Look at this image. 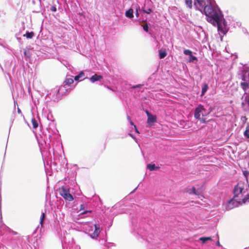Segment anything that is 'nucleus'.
Here are the masks:
<instances>
[{"label":"nucleus","mask_w":249,"mask_h":249,"mask_svg":"<svg viewBox=\"0 0 249 249\" xmlns=\"http://www.w3.org/2000/svg\"><path fill=\"white\" fill-rule=\"evenodd\" d=\"M51 10L53 12H55L56 11V8L54 6H52L51 7Z\"/></svg>","instance_id":"2f4dec72"},{"label":"nucleus","mask_w":249,"mask_h":249,"mask_svg":"<svg viewBox=\"0 0 249 249\" xmlns=\"http://www.w3.org/2000/svg\"><path fill=\"white\" fill-rule=\"evenodd\" d=\"M206 110L204 108V107L199 105L195 110L194 113V117L196 119L198 120L201 119V117H203L205 116L204 112H205Z\"/></svg>","instance_id":"39448f33"},{"label":"nucleus","mask_w":249,"mask_h":249,"mask_svg":"<svg viewBox=\"0 0 249 249\" xmlns=\"http://www.w3.org/2000/svg\"><path fill=\"white\" fill-rule=\"evenodd\" d=\"M26 35L27 38H31V33L27 32L26 34Z\"/></svg>","instance_id":"cd10ccee"},{"label":"nucleus","mask_w":249,"mask_h":249,"mask_svg":"<svg viewBox=\"0 0 249 249\" xmlns=\"http://www.w3.org/2000/svg\"><path fill=\"white\" fill-rule=\"evenodd\" d=\"M12 232L14 234H17V232H15V231H12Z\"/></svg>","instance_id":"58836bf2"},{"label":"nucleus","mask_w":249,"mask_h":249,"mask_svg":"<svg viewBox=\"0 0 249 249\" xmlns=\"http://www.w3.org/2000/svg\"><path fill=\"white\" fill-rule=\"evenodd\" d=\"M244 135L248 139H249V127L247 128L244 132Z\"/></svg>","instance_id":"b1692460"},{"label":"nucleus","mask_w":249,"mask_h":249,"mask_svg":"<svg viewBox=\"0 0 249 249\" xmlns=\"http://www.w3.org/2000/svg\"><path fill=\"white\" fill-rule=\"evenodd\" d=\"M147 168L150 171H154L158 170L160 168L159 167H156L155 164H148L147 165Z\"/></svg>","instance_id":"4468645a"},{"label":"nucleus","mask_w":249,"mask_h":249,"mask_svg":"<svg viewBox=\"0 0 249 249\" xmlns=\"http://www.w3.org/2000/svg\"><path fill=\"white\" fill-rule=\"evenodd\" d=\"M24 55L26 57V58L28 59L29 62L31 63L30 62V61H31L30 57H31V50H30V48H27L26 49H25L24 52Z\"/></svg>","instance_id":"f8f14e48"},{"label":"nucleus","mask_w":249,"mask_h":249,"mask_svg":"<svg viewBox=\"0 0 249 249\" xmlns=\"http://www.w3.org/2000/svg\"><path fill=\"white\" fill-rule=\"evenodd\" d=\"M134 127L135 128V132L138 133H139V132L138 131L137 127H136V126L135 125H134Z\"/></svg>","instance_id":"c9c22d12"},{"label":"nucleus","mask_w":249,"mask_h":249,"mask_svg":"<svg viewBox=\"0 0 249 249\" xmlns=\"http://www.w3.org/2000/svg\"><path fill=\"white\" fill-rule=\"evenodd\" d=\"M88 212L90 213L91 211H83V212H82L81 213V214H84L87 213Z\"/></svg>","instance_id":"f704fd0d"},{"label":"nucleus","mask_w":249,"mask_h":249,"mask_svg":"<svg viewBox=\"0 0 249 249\" xmlns=\"http://www.w3.org/2000/svg\"><path fill=\"white\" fill-rule=\"evenodd\" d=\"M183 53L185 55H188L189 56L191 55V54H192V51H190V50H185L183 52Z\"/></svg>","instance_id":"5701e85b"},{"label":"nucleus","mask_w":249,"mask_h":249,"mask_svg":"<svg viewBox=\"0 0 249 249\" xmlns=\"http://www.w3.org/2000/svg\"><path fill=\"white\" fill-rule=\"evenodd\" d=\"M208 89V86L207 84H204L203 85L202 88V91H201V96H203L204 94L206 93L207 90Z\"/></svg>","instance_id":"dca6fc26"},{"label":"nucleus","mask_w":249,"mask_h":249,"mask_svg":"<svg viewBox=\"0 0 249 249\" xmlns=\"http://www.w3.org/2000/svg\"><path fill=\"white\" fill-rule=\"evenodd\" d=\"M243 174L246 178V180L248 182V177L249 176V171L248 170H244L243 171Z\"/></svg>","instance_id":"412c9836"},{"label":"nucleus","mask_w":249,"mask_h":249,"mask_svg":"<svg viewBox=\"0 0 249 249\" xmlns=\"http://www.w3.org/2000/svg\"><path fill=\"white\" fill-rule=\"evenodd\" d=\"M6 229H7V230H8V231H10V230L9 229V228H8V227H6Z\"/></svg>","instance_id":"a19ab883"},{"label":"nucleus","mask_w":249,"mask_h":249,"mask_svg":"<svg viewBox=\"0 0 249 249\" xmlns=\"http://www.w3.org/2000/svg\"><path fill=\"white\" fill-rule=\"evenodd\" d=\"M125 15L127 18H132L133 17V10L131 8L129 9L125 12Z\"/></svg>","instance_id":"ddd939ff"},{"label":"nucleus","mask_w":249,"mask_h":249,"mask_svg":"<svg viewBox=\"0 0 249 249\" xmlns=\"http://www.w3.org/2000/svg\"><path fill=\"white\" fill-rule=\"evenodd\" d=\"M45 218V214L44 213H42L40 218V223L42 227L43 222Z\"/></svg>","instance_id":"aec40b11"},{"label":"nucleus","mask_w":249,"mask_h":249,"mask_svg":"<svg viewBox=\"0 0 249 249\" xmlns=\"http://www.w3.org/2000/svg\"><path fill=\"white\" fill-rule=\"evenodd\" d=\"M242 82L241 83V87L244 90L249 87V71H245L242 76Z\"/></svg>","instance_id":"20e7f679"},{"label":"nucleus","mask_w":249,"mask_h":249,"mask_svg":"<svg viewBox=\"0 0 249 249\" xmlns=\"http://www.w3.org/2000/svg\"><path fill=\"white\" fill-rule=\"evenodd\" d=\"M85 73L83 71H81L77 75L75 76L74 79L75 81L79 80V79L84 78Z\"/></svg>","instance_id":"f3484780"},{"label":"nucleus","mask_w":249,"mask_h":249,"mask_svg":"<svg viewBox=\"0 0 249 249\" xmlns=\"http://www.w3.org/2000/svg\"><path fill=\"white\" fill-rule=\"evenodd\" d=\"M28 91H29V92L30 93V87H29V88H28Z\"/></svg>","instance_id":"ea45409f"},{"label":"nucleus","mask_w":249,"mask_h":249,"mask_svg":"<svg viewBox=\"0 0 249 249\" xmlns=\"http://www.w3.org/2000/svg\"><path fill=\"white\" fill-rule=\"evenodd\" d=\"M60 195L66 200L69 201H72L73 198L72 195L70 193L69 188L62 186L59 189Z\"/></svg>","instance_id":"7ed1b4c3"},{"label":"nucleus","mask_w":249,"mask_h":249,"mask_svg":"<svg viewBox=\"0 0 249 249\" xmlns=\"http://www.w3.org/2000/svg\"><path fill=\"white\" fill-rule=\"evenodd\" d=\"M136 189H137V188H136L132 193L134 192L135 191V190H136Z\"/></svg>","instance_id":"79ce46f5"},{"label":"nucleus","mask_w":249,"mask_h":249,"mask_svg":"<svg viewBox=\"0 0 249 249\" xmlns=\"http://www.w3.org/2000/svg\"><path fill=\"white\" fill-rule=\"evenodd\" d=\"M192 192L194 194L197 195L195 187H192Z\"/></svg>","instance_id":"7c9ffc66"},{"label":"nucleus","mask_w":249,"mask_h":249,"mask_svg":"<svg viewBox=\"0 0 249 249\" xmlns=\"http://www.w3.org/2000/svg\"><path fill=\"white\" fill-rule=\"evenodd\" d=\"M18 113H20L21 112V110H20V109L19 108H18Z\"/></svg>","instance_id":"4c0bfd02"},{"label":"nucleus","mask_w":249,"mask_h":249,"mask_svg":"<svg viewBox=\"0 0 249 249\" xmlns=\"http://www.w3.org/2000/svg\"><path fill=\"white\" fill-rule=\"evenodd\" d=\"M127 119L128 120H129V122H130V124L132 125H135L134 124V123L131 121V119H130V118L129 117V116H127Z\"/></svg>","instance_id":"473e14b6"},{"label":"nucleus","mask_w":249,"mask_h":249,"mask_svg":"<svg viewBox=\"0 0 249 249\" xmlns=\"http://www.w3.org/2000/svg\"><path fill=\"white\" fill-rule=\"evenodd\" d=\"M212 238L211 237H202L199 238V240L202 242V243H205L207 241L211 240Z\"/></svg>","instance_id":"a211bd4d"},{"label":"nucleus","mask_w":249,"mask_h":249,"mask_svg":"<svg viewBox=\"0 0 249 249\" xmlns=\"http://www.w3.org/2000/svg\"><path fill=\"white\" fill-rule=\"evenodd\" d=\"M145 112L147 115V123L148 124L152 125L157 122V117L156 115L151 114L148 110H146Z\"/></svg>","instance_id":"423d86ee"},{"label":"nucleus","mask_w":249,"mask_h":249,"mask_svg":"<svg viewBox=\"0 0 249 249\" xmlns=\"http://www.w3.org/2000/svg\"><path fill=\"white\" fill-rule=\"evenodd\" d=\"M94 231L93 232L92 234H91V237L93 238H96L98 236L99 233H100V228L99 226L95 224L94 225Z\"/></svg>","instance_id":"6e6552de"},{"label":"nucleus","mask_w":249,"mask_h":249,"mask_svg":"<svg viewBox=\"0 0 249 249\" xmlns=\"http://www.w3.org/2000/svg\"><path fill=\"white\" fill-rule=\"evenodd\" d=\"M64 83H65V85L63 87H60L59 89L58 90V92H59L60 90H61L63 89V88H64L65 85H70L71 84H72L73 83V80L72 78H66L64 81Z\"/></svg>","instance_id":"9d476101"},{"label":"nucleus","mask_w":249,"mask_h":249,"mask_svg":"<svg viewBox=\"0 0 249 249\" xmlns=\"http://www.w3.org/2000/svg\"><path fill=\"white\" fill-rule=\"evenodd\" d=\"M160 58V59L163 58L167 55V53L165 49H160L159 51Z\"/></svg>","instance_id":"2eb2a0df"},{"label":"nucleus","mask_w":249,"mask_h":249,"mask_svg":"<svg viewBox=\"0 0 249 249\" xmlns=\"http://www.w3.org/2000/svg\"><path fill=\"white\" fill-rule=\"evenodd\" d=\"M142 11L144 13L146 14H150L152 12V10L150 8H148L147 10L142 9Z\"/></svg>","instance_id":"393cba45"},{"label":"nucleus","mask_w":249,"mask_h":249,"mask_svg":"<svg viewBox=\"0 0 249 249\" xmlns=\"http://www.w3.org/2000/svg\"><path fill=\"white\" fill-rule=\"evenodd\" d=\"M202 123H205L206 122L205 119L201 117V119L199 120Z\"/></svg>","instance_id":"72a5a7b5"},{"label":"nucleus","mask_w":249,"mask_h":249,"mask_svg":"<svg viewBox=\"0 0 249 249\" xmlns=\"http://www.w3.org/2000/svg\"><path fill=\"white\" fill-rule=\"evenodd\" d=\"M205 15L208 17V21L213 24V25H216L218 31L222 33L225 34L227 32L226 25L225 24V21L223 22V26L222 25V17L220 13L214 11L212 4L209 2L205 4L202 9Z\"/></svg>","instance_id":"f257e3e1"},{"label":"nucleus","mask_w":249,"mask_h":249,"mask_svg":"<svg viewBox=\"0 0 249 249\" xmlns=\"http://www.w3.org/2000/svg\"><path fill=\"white\" fill-rule=\"evenodd\" d=\"M249 202V194L246 195L243 198H239L238 203L239 205L245 204L247 202Z\"/></svg>","instance_id":"9b49d317"},{"label":"nucleus","mask_w":249,"mask_h":249,"mask_svg":"<svg viewBox=\"0 0 249 249\" xmlns=\"http://www.w3.org/2000/svg\"><path fill=\"white\" fill-rule=\"evenodd\" d=\"M185 4L188 6L189 8L192 9L193 7L192 0H185Z\"/></svg>","instance_id":"6ab92c4d"},{"label":"nucleus","mask_w":249,"mask_h":249,"mask_svg":"<svg viewBox=\"0 0 249 249\" xmlns=\"http://www.w3.org/2000/svg\"><path fill=\"white\" fill-rule=\"evenodd\" d=\"M190 56V58H191L190 60L192 61H193L194 60H197V58L196 56L193 55L192 54Z\"/></svg>","instance_id":"bb28decb"},{"label":"nucleus","mask_w":249,"mask_h":249,"mask_svg":"<svg viewBox=\"0 0 249 249\" xmlns=\"http://www.w3.org/2000/svg\"><path fill=\"white\" fill-rule=\"evenodd\" d=\"M244 185L241 182H239L235 185L233 190V197L230 199L227 203V209L231 210L234 208L237 207L239 205L238 201L239 200V195L244 193Z\"/></svg>","instance_id":"f03ea898"},{"label":"nucleus","mask_w":249,"mask_h":249,"mask_svg":"<svg viewBox=\"0 0 249 249\" xmlns=\"http://www.w3.org/2000/svg\"><path fill=\"white\" fill-rule=\"evenodd\" d=\"M206 4L204 0H195L194 6L196 9L202 12L204 6Z\"/></svg>","instance_id":"0eeeda50"},{"label":"nucleus","mask_w":249,"mask_h":249,"mask_svg":"<svg viewBox=\"0 0 249 249\" xmlns=\"http://www.w3.org/2000/svg\"><path fill=\"white\" fill-rule=\"evenodd\" d=\"M135 15L136 17H138L139 16V14L138 13V10L137 9L135 12Z\"/></svg>","instance_id":"e433bc0d"},{"label":"nucleus","mask_w":249,"mask_h":249,"mask_svg":"<svg viewBox=\"0 0 249 249\" xmlns=\"http://www.w3.org/2000/svg\"><path fill=\"white\" fill-rule=\"evenodd\" d=\"M142 87V85H141V84H138V85H137L136 86H134L133 87H132V88L133 89H136V88H141Z\"/></svg>","instance_id":"c85d7f7f"},{"label":"nucleus","mask_w":249,"mask_h":249,"mask_svg":"<svg viewBox=\"0 0 249 249\" xmlns=\"http://www.w3.org/2000/svg\"><path fill=\"white\" fill-rule=\"evenodd\" d=\"M40 5V2H39L38 5L39 6Z\"/></svg>","instance_id":"c03bdc74"},{"label":"nucleus","mask_w":249,"mask_h":249,"mask_svg":"<svg viewBox=\"0 0 249 249\" xmlns=\"http://www.w3.org/2000/svg\"><path fill=\"white\" fill-rule=\"evenodd\" d=\"M85 206L84 204H81L80 205V210L79 211H82L85 210Z\"/></svg>","instance_id":"c756f323"},{"label":"nucleus","mask_w":249,"mask_h":249,"mask_svg":"<svg viewBox=\"0 0 249 249\" xmlns=\"http://www.w3.org/2000/svg\"><path fill=\"white\" fill-rule=\"evenodd\" d=\"M217 245H219V242H218L217 243Z\"/></svg>","instance_id":"37998d69"},{"label":"nucleus","mask_w":249,"mask_h":249,"mask_svg":"<svg viewBox=\"0 0 249 249\" xmlns=\"http://www.w3.org/2000/svg\"><path fill=\"white\" fill-rule=\"evenodd\" d=\"M103 78L102 76L95 74L92 76L90 78V81L92 83H94L96 81H99Z\"/></svg>","instance_id":"1a4fd4ad"},{"label":"nucleus","mask_w":249,"mask_h":249,"mask_svg":"<svg viewBox=\"0 0 249 249\" xmlns=\"http://www.w3.org/2000/svg\"><path fill=\"white\" fill-rule=\"evenodd\" d=\"M142 27H143V30H144L145 32H148V29H149V28H148V26L147 24H145V25H143L142 26Z\"/></svg>","instance_id":"a878e982"},{"label":"nucleus","mask_w":249,"mask_h":249,"mask_svg":"<svg viewBox=\"0 0 249 249\" xmlns=\"http://www.w3.org/2000/svg\"><path fill=\"white\" fill-rule=\"evenodd\" d=\"M107 89H111L110 88H109V87H107Z\"/></svg>","instance_id":"a18cd8bd"},{"label":"nucleus","mask_w":249,"mask_h":249,"mask_svg":"<svg viewBox=\"0 0 249 249\" xmlns=\"http://www.w3.org/2000/svg\"><path fill=\"white\" fill-rule=\"evenodd\" d=\"M32 124L34 128H36V127H38V125L37 121L34 119H32Z\"/></svg>","instance_id":"4be33fe9"}]
</instances>
